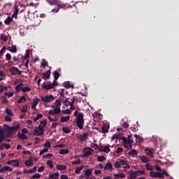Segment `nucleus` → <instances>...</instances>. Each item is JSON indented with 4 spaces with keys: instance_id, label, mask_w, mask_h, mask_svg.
<instances>
[{
    "instance_id": "obj_1",
    "label": "nucleus",
    "mask_w": 179,
    "mask_h": 179,
    "mask_svg": "<svg viewBox=\"0 0 179 179\" xmlns=\"http://www.w3.org/2000/svg\"><path fill=\"white\" fill-rule=\"evenodd\" d=\"M47 121L46 120H42L40 123V125L38 127V128H35L33 132V135L34 136H41V135H43V129L47 125Z\"/></svg>"
},
{
    "instance_id": "obj_2",
    "label": "nucleus",
    "mask_w": 179,
    "mask_h": 179,
    "mask_svg": "<svg viewBox=\"0 0 179 179\" xmlns=\"http://www.w3.org/2000/svg\"><path fill=\"white\" fill-rule=\"evenodd\" d=\"M74 115L77 117V126L80 129H83L85 120L84 114L83 113H78L77 110L74 113Z\"/></svg>"
},
{
    "instance_id": "obj_3",
    "label": "nucleus",
    "mask_w": 179,
    "mask_h": 179,
    "mask_svg": "<svg viewBox=\"0 0 179 179\" xmlns=\"http://www.w3.org/2000/svg\"><path fill=\"white\" fill-rule=\"evenodd\" d=\"M54 104H55L56 108L53 110H49V114L51 115H58L61 112L60 106L62 105V101H59L57 99L55 102H54Z\"/></svg>"
},
{
    "instance_id": "obj_4",
    "label": "nucleus",
    "mask_w": 179,
    "mask_h": 179,
    "mask_svg": "<svg viewBox=\"0 0 179 179\" xmlns=\"http://www.w3.org/2000/svg\"><path fill=\"white\" fill-rule=\"evenodd\" d=\"M20 128V124H17L15 126L13 127H7L6 129V138H10L13 135V132H15V131H17Z\"/></svg>"
},
{
    "instance_id": "obj_5",
    "label": "nucleus",
    "mask_w": 179,
    "mask_h": 179,
    "mask_svg": "<svg viewBox=\"0 0 179 179\" xmlns=\"http://www.w3.org/2000/svg\"><path fill=\"white\" fill-rule=\"evenodd\" d=\"M122 166H124V169H130V166L129 163L127 162V161L124 159H120L119 161L115 163V167H116V169H120Z\"/></svg>"
},
{
    "instance_id": "obj_6",
    "label": "nucleus",
    "mask_w": 179,
    "mask_h": 179,
    "mask_svg": "<svg viewBox=\"0 0 179 179\" xmlns=\"http://www.w3.org/2000/svg\"><path fill=\"white\" fill-rule=\"evenodd\" d=\"M99 152H104L105 153H109L110 152V145H107L104 147L102 145L99 146Z\"/></svg>"
},
{
    "instance_id": "obj_7",
    "label": "nucleus",
    "mask_w": 179,
    "mask_h": 179,
    "mask_svg": "<svg viewBox=\"0 0 179 179\" xmlns=\"http://www.w3.org/2000/svg\"><path fill=\"white\" fill-rule=\"evenodd\" d=\"M53 99H54L53 95L45 96H42L41 97V101H44L45 103H50L52 101H53Z\"/></svg>"
},
{
    "instance_id": "obj_8",
    "label": "nucleus",
    "mask_w": 179,
    "mask_h": 179,
    "mask_svg": "<svg viewBox=\"0 0 179 179\" xmlns=\"http://www.w3.org/2000/svg\"><path fill=\"white\" fill-rule=\"evenodd\" d=\"M10 71L13 76L21 75L22 71H20L17 67H13L10 69Z\"/></svg>"
},
{
    "instance_id": "obj_9",
    "label": "nucleus",
    "mask_w": 179,
    "mask_h": 179,
    "mask_svg": "<svg viewBox=\"0 0 179 179\" xmlns=\"http://www.w3.org/2000/svg\"><path fill=\"white\" fill-rule=\"evenodd\" d=\"M151 178H164V176H163V173H160V172H151L150 174Z\"/></svg>"
},
{
    "instance_id": "obj_10",
    "label": "nucleus",
    "mask_w": 179,
    "mask_h": 179,
    "mask_svg": "<svg viewBox=\"0 0 179 179\" xmlns=\"http://www.w3.org/2000/svg\"><path fill=\"white\" fill-rule=\"evenodd\" d=\"M92 152H94V150L90 148H85L84 150V156L85 157H87L88 156H90L92 155Z\"/></svg>"
},
{
    "instance_id": "obj_11",
    "label": "nucleus",
    "mask_w": 179,
    "mask_h": 179,
    "mask_svg": "<svg viewBox=\"0 0 179 179\" xmlns=\"http://www.w3.org/2000/svg\"><path fill=\"white\" fill-rule=\"evenodd\" d=\"M145 152L147 155H148V156H150V157H153L155 150L154 148H146Z\"/></svg>"
},
{
    "instance_id": "obj_12",
    "label": "nucleus",
    "mask_w": 179,
    "mask_h": 179,
    "mask_svg": "<svg viewBox=\"0 0 179 179\" xmlns=\"http://www.w3.org/2000/svg\"><path fill=\"white\" fill-rule=\"evenodd\" d=\"M42 88L48 90L50 89H53V85L52 86V83H50V84L43 83Z\"/></svg>"
},
{
    "instance_id": "obj_13",
    "label": "nucleus",
    "mask_w": 179,
    "mask_h": 179,
    "mask_svg": "<svg viewBox=\"0 0 179 179\" xmlns=\"http://www.w3.org/2000/svg\"><path fill=\"white\" fill-rule=\"evenodd\" d=\"M113 166L110 162H107L106 165L104 167L105 170H113Z\"/></svg>"
},
{
    "instance_id": "obj_14",
    "label": "nucleus",
    "mask_w": 179,
    "mask_h": 179,
    "mask_svg": "<svg viewBox=\"0 0 179 179\" xmlns=\"http://www.w3.org/2000/svg\"><path fill=\"white\" fill-rule=\"evenodd\" d=\"M124 146L126 149H128L129 150H131L133 148V144H131L129 143L124 142Z\"/></svg>"
},
{
    "instance_id": "obj_15",
    "label": "nucleus",
    "mask_w": 179,
    "mask_h": 179,
    "mask_svg": "<svg viewBox=\"0 0 179 179\" xmlns=\"http://www.w3.org/2000/svg\"><path fill=\"white\" fill-rule=\"evenodd\" d=\"M17 136H18V138H20V139H22V141H24V140L27 139V136H26L23 134H21L20 132H18Z\"/></svg>"
},
{
    "instance_id": "obj_16",
    "label": "nucleus",
    "mask_w": 179,
    "mask_h": 179,
    "mask_svg": "<svg viewBox=\"0 0 179 179\" xmlns=\"http://www.w3.org/2000/svg\"><path fill=\"white\" fill-rule=\"evenodd\" d=\"M70 120V116H62L61 117L60 121L62 122H66Z\"/></svg>"
},
{
    "instance_id": "obj_17",
    "label": "nucleus",
    "mask_w": 179,
    "mask_h": 179,
    "mask_svg": "<svg viewBox=\"0 0 179 179\" xmlns=\"http://www.w3.org/2000/svg\"><path fill=\"white\" fill-rule=\"evenodd\" d=\"M61 8H62V5H58V3H57V4L55 7V8L52 10V13H57Z\"/></svg>"
},
{
    "instance_id": "obj_18",
    "label": "nucleus",
    "mask_w": 179,
    "mask_h": 179,
    "mask_svg": "<svg viewBox=\"0 0 179 179\" xmlns=\"http://www.w3.org/2000/svg\"><path fill=\"white\" fill-rule=\"evenodd\" d=\"M59 173H52L50 174V178L51 179H59Z\"/></svg>"
},
{
    "instance_id": "obj_19",
    "label": "nucleus",
    "mask_w": 179,
    "mask_h": 179,
    "mask_svg": "<svg viewBox=\"0 0 179 179\" xmlns=\"http://www.w3.org/2000/svg\"><path fill=\"white\" fill-rule=\"evenodd\" d=\"M130 179H136L137 178L136 173L134 171H130Z\"/></svg>"
},
{
    "instance_id": "obj_20",
    "label": "nucleus",
    "mask_w": 179,
    "mask_h": 179,
    "mask_svg": "<svg viewBox=\"0 0 179 179\" xmlns=\"http://www.w3.org/2000/svg\"><path fill=\"white\" fill-rule=\"evenodd\" d=\"M135 138H136V142H138L139 143H142V142H143V138L139 135L135 134Z\"/></svg>"
},
{
    "instance_id": "obj_21",
    "label": "nucleus",
    "mask_w": 179,
    "mask_h": 179,
    "mask_svg": "<svg viewBox=\"0 0 179 179\" xmlns=\"http://www.w3.org/2000/svg\"><path fill=\"white\" fill-rule=\"evenodd\" d=\"M121 138V134L119 133L117 134H114L112 137V141H115L116 139V141H118V139H120Z\"/></svg>"
},
{
    "instance_id": "obj_22",
    "label": "nucleus",
    "mask_w": 179,
    "mask_h": 179,
    "mask_svg": "<svg viewBox=\"0 0 179 179\" xmlns=\"http://www.w3.org/2000/svg\"><path fill=\"white\" fill-rule=\"evenodd\" d=\"M46 1L51 6H55L58 3L57 0H46Z\"/></svg>"
},
{
    "instance_id": "obj_23",
    "label": "nucleus",
    "mask_w": 179,
    "mask_h": 179,
    "mask_svg": "<svg viewBox=\"0 0 179 179\" xmlns=\"http://www.w3.org/2000/svg\"><path fill=\"white\" fill-rule=\"evenodd\" d=\"M51 71H47L45 73H43V76L45 79H49L50 77Z\"/></svg>"
},
{
    "instance_id": "obj_24",
    "label": "nucleus",
    "mask_w": 179,
    "mask_h": 179,
    "mask_svg": "<svg viewBox=\"0 0 179 179\" xmlns=\"http://www.w3.org/2000/svg\"><path fill=\"white\" fill-rule=\"evenodd\" d=\"M88 136H89L88 133L85 132V133L83 134V136H81V138H80V139H81V141H82L83 142H84V141H86V139H87Z\"/></svg>"
},
{
    "instance_id": "obj_25",
    "label": "nucleus",
    "mask_w": 179,
    "mask_h": 179,
    "mask_svg": "<svg viewBox=\"0 0 179 179\" xmlns=\"http://www.w3.org/2000/svg\"><path fill=\"white\" fill-rule=\"evenodd\" d=\"M57 170H66V166L58 164L57 166Z\"/></svg>"
},
{
    "instance_id": "obj_26",
    "label": "nucleus",
    "mask_w": 179,
    "mask_h": 179,
    "mask_svg": "<svg viewBox=\"0 0 179 179\" xmlns=\"http://www.w3.org/2000/svg\"><path fill=\"white\" fill-rule=\"evenodd\" d=\"M126 177L125 174L124 173H119V174H115V178H124Z\"/></svg>"
},
{
    "instance_id": "obj_27",
    "label": "nucleus",
    "mask_w": 179,
    "mask_h": 179,
    "mask_svg": "<svg viewBox=\"0 0 179 179\" xmlns=\"http://www.w3.org/2000/svg\"><path fill=\"white\" fill-rule=\"evenodd\" d=\"M129 155L130 156H137L138 155V151L136 150H131L129 152Z\"/></svg>"
},
{
    "instance_id": "obj_28",
    "label": "nucleus",
    "mask_w": 179,
    "mask_h": 179,
    "mask_svg": "<svg viewBox=\"0 0 179 179\" xmlns=\"http://www.w3.org/2000/svg\"><path fill=\"white\" fill-rule=\"evenodd\" d=\"M24 86V84L23 83H20L19 85H17L16 87H15V90L17 92H20V90H22V87Z\"/></svg>"
},
{
    "instance_id": "obj_29",
    "label": "nucleus",
    "mask_w": 179,
    "mask_h": 179,
    "mask_svg": "<svg viewBox=\"0 0 179 179\" xmlns=\"http://www.w3.org/2000/svg\"><path fill=\"white\" fill-rule=\"evenodd\" d=\"M92 169H87L85 171V176L89 178L92 176Z\"/></svg>"
},
{
    "instance_id": "obj_30",
    "label": "nucleus",
    "mask_w": 179,
    "mask_h": 179,
    "mask_svg": "<svg viewBox=\"0 0 179 179\" xmlns=\"http://www.w3.org/2000/svg\"><path fill=\"white\" fill-rule=\"evenodd\" d=\"M29 57V50H27L25 56L22 57V59L24 61V59H27Z\"/></svg>"
},
{
    "instance_id": "obj_31",
    "label": "nucleus",
    "mask_w": 179,
    "mask_h": 179,
    "mask_svg": "<svg viewBox=\"0 0 179 179\" xmlns=\"http://www.w3.org/2000/svg\"><path fill=\"white\" fill-rule=\"evenodd\" d=\"M108 127L107 126L102 127V133L103 134H108Z\"/></svg>"
},
{
    "instance_id": "obj_32",
    "label": "nucleus",
    "mask_w": 179,
    "mask_h": 179,
    "mask_svg": "<svg viewBox=\"0 0 179 179\" xmlns=\"http://www.w3.org/2000/svg\"><path fill=\"white\" fill-rule=\"evenodd\" d=\"M53 75H54V78H55V80H57L59 78V76H60V75H59V72L57 71H55L54 72Z\"/></svg>"
},
{
    "instance_id": "obj_33",
    "label": "nucleus",
    "mask_w": 179,
    "mask_h": 179,
    "mask_svg": "<svg viewBox=\"0 0 179 179\" xmlns=\"http://www.w3.org/2000/svg\"><path fill=\"white\" fill-rule=\"evenodd\" d=\"M12 18L10 17H8L7 19L5 20L4 23L7 25L10 24V22L12 21Z\"/></svg>"
},
{
    "instance_id": "obj_34",
    "label": "nucleus",
    "mask_w": 179,
    "mask_h": 179,
    "mask_svg": "<svg viewBox=\"0 0 179 179\" xmlns=\"http://www.w3.org/2000/svg\"><path fill=\"white\" fill-rule=\"evenodd\" d=\"M62 131L65 134H70V132H71V129L69 127H63Z\"/></svg>"
},
{
    "instance_id": "obj_35",
    "label": "nucleus",
    "mask_w": 179,
    "mask_h": 179,
    "mask_svg": "<svg viewBox=\"0 0 179 179\" xmlns=\"http://www.w3.org/2000/svg\"><path fill=\"white\" fill-rule=\"evenodd\" d=\"M141 161L143 163H148V162H150V159L148 158H147L146 157H145V156H142L141 157Z\"/></svg>"
},
{
    "instance_id": "obj_36",
    "label": "nucleus",
    "mask_w": 179,
    "mask_h": 179,
    "mask_svg": "<svg viewBox=\"0 0 179 179\" xmlns=\"http://www.w3.org/2000/svg\"><path fill=\"white\" fill-rule=\"evenodd\" d=\"M69 150L68 149H66V150H64V149H62L59 152L60 155H67L69 153Z\"/></svg>"
},
{
    "instance_id": "obj_37",
    "label": "nucleus",
    "mask_w": 179,
    "mask_h": 179,
    "mask_svg": "<svg viewBox=\"0 0 179 179\" xmlns=\"http://www.w3.org/2000/svg\"><path fill=\"white\" fill-rule=\"evenodd\" d=\"M41 66L44 67L48 66V63L46 60L45 59H42V63H41Z\"/></svg>"
},
{
    "instance_id": "obj_38",
    "label": "nucleus",
    "mask_w": 179,
    "mask_h": 179,
    "mask_svg": "<svg viewBox=\"0 0 179 179\" xmlns=\"http://www.w3.org/2000/svg\"><path fill=\"white\" fill-rule=\"evenodd\" d=\"M19 10H20V8H18V6L17 4H15L14 6V11H13V13L17 15L18 13H19Z\"/></svg>"
},
{
    "instance_id": "obj_39",
    "label": "nucleus",
    "mask_w": 179,
    "mask_h": 179,
    "mask_svg": "<svg viewBox=\"0 0 179 179\" xmlns=\"http://www.w3.org/2000/svg\"><path fill=\"white\" fill-rule=\"evenodd\" d=\"M26 101H27V99L25 98V96H22V97H20V99H18L17 102L19 103H21L24 102Z\"/></svg>"
},
{
    "instance_id": "obj_40",
    "label": "nucleus",
    "mask_w": 179,
    "mask_h": 179,
    "mask_svg": "<svg viewBox=\"0 0 179 179\" xmlns=\"http://www.w3.org/2000/svg\"><path fill=\"white\" fill-rule=\"evenodd\" d=\"M24 164H26V166H33L34 165V162L31 160H27V161H25Z\"/></svg>"
},
{
    "instance_id": "obj_41",
    "label": "nucleus",
    "mask_w": 179,
    "mask_h": 179,
    "mask_svg": "<svg viewBox=\"0 0 179 179\" xmlns=\"http://www.w3.org/2000/svg\"><path fill=\"white\" fill-rule=\"evenodd\" d=\"M83 166H81L80 167H78L76 169L75 173H76V174H80V173L83 170Z\"/></svg>"
},
{
    "instance_id": "obj_42",
    "label": "nucleus",
    "mask_w": 179,
    "mask_h": 179,
    "mask_svg": "<svg viewBox=\"0 0 179 179\" xmlns=\"http://www.w3.org/2000/svg\"><path fill=\"white\" fill-rule=\"evenodd\" d=\"M145 167H146V169H147V170H148V171H151V170H152V166L151 164H150V163H148V164L145 165Z\"/></svg>"
},
{
    "instance_id": "obj_43",
    "label": "nucleus",
    "mask_w": 179,
    "mask_h": 179,
    "mask_svg": "<svg viewBox=\"0 0 179 179\" xmlns=\"http://www.w3.org/2000/svg\"><path fill=\"white\" fill-rule=\"evenodd\" d=\"M106 157L105 156H99L97 158V160L99 162H104V160H106Z\"/></svg>"
},
{
    "instance_id": "obj_44",
    "label": "nucleus",
    "mask_w": 179,
    "mask_h": 179,
    "mask_svg": "<svg viewBox=\"0 0 179 179\" xmlns=\"http://www.w3.org/2000/svg\"><path fill=\"white\" fill-rule=\"evenodd\" d=\"M9 50H10L11 52H13V53H16L17 51V48H16L15 45H13L12 48H11V49Z\"/></svg>"
},
{
    "instance_id": "obj_45",
    "label": "nucleus",
    "mask_w": 179,
    "mask_h": 179,
    "mask_svg": "<svg viewBox=\"0 0 179 179\" xmlns=\"http://www.w3.org/2000/svg\"><path fill=\"white\" fill-rule=\"evenodd\" d=\"M41 177V174H39V173H36V174H34V175L31 177V179H40Z\"/></svg>"
},
{
    "instance_id": "obj_46",
    "label": "nucleus",
    "mask_w": 179,
    "mask_h": 179,
    "mask_svg": "<svg viewBox=\"0 0 179 179\" xmlns=\"http://www.w3.org/2000/svg\"><path fill=\"white\" fill-rule=\"evenodd\" d=\"M44 146L45 148L49 149V148H51V144L50 141H46L44 144Z\"/></svg>"
},
{
    "instance_id": "obj_47",
    "label": "nucleus",
    "mask_w": 179,
    "mask_h": 179,
    "mask_svg": "<svg viewBox=\"0 0 179 179\" xmlns=\"http://www.w3.org/2000/svg\"><path fill=\"white\" fill-rule=\"evenodd\" d=\"M1 40L6 42L8 41V36L2 34L1 35Z\"/></svg>"
},
{
    "instance_id": "obj_48",
    "label": "nucleus",
    "mask_w": 179,
    "mask_h": 179,
    "mask_svg": "<svg viewBox=\"0 0 179 179\" xmlns=\"http://www.w3.org/2000/svg\"><path fill=\"white\" fill-rule=\"evenodd\" d=\"M48 117V120L50 121V122H57L58 120V119L57 117H54L52 118V117H50V115Z\"/></svg>"
},
{
    "instance_id": "obj_49",
    "label": "nucleus",
    "mask_w": 179,
    "mask_h": 179,
    "mask_svg": "<svg viewBox=\"0 0 179 179\" xmlns=\"http://www.w3.org/2000/svg\"><path fill=\"white\" fill-rule=\"evenodd\" d=\"M62 102L66 106H70V101H69L67 99H65V100L63 99Z\"/></svg>"
},
{
    "instance_id": "obj_50",
    "label": "nucleus",
    "mask_w": 179,
    "mask_h": 179,
    "mask_svg": "<svg viewBox=\"0 0 179 179\" xmlns=\"http://www.w3.org/2000/svg\"><path fill=\"white\" fill-rule=\"evenodd\" d=\"M63 114H68L70 115L71 113V110L70 109L63 110Z\"/></svg>"
},
{
    "instance_id": "obj_51",
    "label": "nucleus",
    "mask_w": 179,
    "mask_h": 179,
    "mask_svg": "<svg viewBox=\"0 0 179 179\" xmlns=\"http://www.w3.org/2000/svg\"><path fill=\"white\" fill-rule=\"evenodd\" d=\"M47 164H48V166H49L50 167V169H52V167H53V162L52 160H48L47 162Z\"/></svg>"
},
{
    "instance_id": "obj_52",
    "label": "nucleus",
    "mask_w": 179,
    "mask_h": 179,
    "mask_svg": "<svg viewBox=\"0 0 179 179\" xmlns=\"http://www.w3.org/2000/svg\"><path fill=\"white\" fill-rule=\"evenodd\" d=\"M6 48L4 46L0 51V58L3 56V54L5 52Z\"/></svg>"
},
{
    "instance_id": "obj_53",
    "label": "nucleus",
    "mask_w": 179,
    "mask_h": 179,
    "mask_svg": "<svg viewBox=\"0 0 179 179\" xmlns=\"http://www.w3.org/2000/svg\"><path fill=\"white\" fill-rule=\"evenodd\" d=\"M22 91L23 92H29V91H31V88L29 87H23V88L22 89Z\"/></svg>"
},
{
    "instance_id": "obj_54",
    "label": "nucleus",
    "mask_w": 179,
    "mask_h": 179,
    "mask_svg": "<svg viewBox=\"0 0 179 179\" xmlns=\"http://www.w3.org/2000/svg\"><path fill=\"white\" fill-rule=\"evenodd\" d=\"M63 85H64V87H65L66 88H69V87H71L70 82H65Z\"/></svg>"
},
{
    "instance_id": "obj_55",
    "label": "nucleus",
    "mask_w": 179,
    "mask_h": 179,
    "mask_svg": "<svg viewBox=\"0 0 179 179\" xmlns=\"http://www.w3.org/2000/svg\"><path fill=\"white\" fill-rule=\"evenodd\" d=\"M6 112L8 115L12 116L13 115V111L10 109H8V108H6Z\"/></svg>"
},
{
    "instance_id": "obj_56",
    "label": "nucleus",
    "mask_w": 179,
    "mask_h": 179,
    "mask_svg": "<svg viewBox=\"0 0 179 179\" xmlns=\"http://www.w3.org/2000/svg\"><path fill=\"white\" fill-rule=\"evenodd\" d=\"M37 170V166H34L32 169L29 170V173L33 174V173H36Z\"/></svg>"
},
{
    "instance_id": "obj_57",
    "label": "nucleus",
    "mask_w": 179,
    "mask_h": 179,
    "mask_svg": "<svg viewBox=\"0 0 179 179\" xmlns=\"http://www.w3.org/2000/svg\"><path fill=\"white\" fill-rule=\"evenodd\" d=\"M4 94L10 98L14 95V93L13 92H5Z\"/></svg>"
},
{
    "instance_id": "obj_58",
    "label": "nucleus",
    "mask_w": 179,
    "mask_h": 179,
    "mask_svg": "<svg viewBox=\"0 0 179 179\" xmlns=\"http://www.w3.org/2000/svg\"><path fill=\"white\" fill-rule=\"evenodd\" d=\"M48 152V148H44L40 152V156H42L43 153Z\"/></svg>"
},
{
    "instance_id": "obj_59",
    "label": "nucleus",
    "mask_w": 179,
    "mask_h": 179,
    "mask_svg": "<svg viewBox=\"0 0 179 179\" xmlns=\"http://www.w3.org/2000/svg\"><path fill=\"white\" fill-rule=\"evenodd\" d=\"M40 101L39 99H36L33 101V103L34 105H35L36 106L38 105V102Z\"/></svg>"
},
{
    "instance_id": "obj_60",
    "label": "nucleus",
    "mask_w": 179,
    "mask_h": 179,
    "mask_svg": "<svg viewBox=\"0 0 179 179\" xmlns=\"http://www.w3.org/2000/svg\"><path fill=\"white\" fill-rule=\"evenodd\" d=\"M129 123L127 122H124L123 123V124H122V127H123V128L127 129V128H129Z\"/></svg>"
},
{
    "instance_id": "obj_61",
    "label": "nucleus",
    "mask_w": 179,
    "mask_h": 179,
    "mask_svg": "<svg viewBox=\"0 0 179 179\" xmlns=\"http://www.w3.org/2000/svg\"><path fill=\"white\" fill-rule=\"evenodd\" d=\"M12 164L13 166H15L16 167L17 166H18L19 162L17 160H13Z\"/></svg>"
},
{
    "instance_id": "obj_62",
    "label": "nucleus",
    "mask_w": 179,
    "mask_h": 179,
    "mask_svg": "<svg viewBox=\"0 0 179 179\" xmlns=\"http://www.w3.org/2000/svg\"><path fill=\"white\" fill-rule=\"evenodd\" d=\"M59 85V83L57 82V80L55 79L53 83H51V85L53 86V89L55 88V87Z\"/></svg>"
},
{
    "instance_id": "obj_63",
    "label": "nucleus",
    "mask_w": 179,
    "mask_h": 179,
    "mask_svg": "<svg viewBox=\"0 0 179 179\" xmlns=\"http://www.w3.org/2000/svg\"><path fill=\"white\" fill-rule=\"evenodd\" d=\"M5 120H6V121H7V122H10V121L12 120V118H11V117L9 116V115H6V116H5Z\"/></svg>"
},
{
    "instance_id": "obj_64",
    "label": "nucleus",
    "mask_w": 179,
    "mask_h": 179,
    "mask_svg": "<svg viewBox=\"0 0 179 179\" xmlns=\"http://www.w3.org/2000/svg\"><path fill=\"white\" fill-rule=\"evenodd\" d=\"M22 113H26L27 111V107L23 106L21 109Z\"/></svg>"
}]
</instances>
